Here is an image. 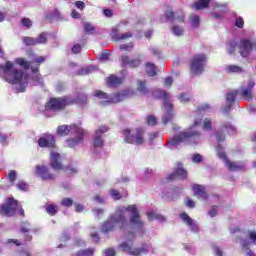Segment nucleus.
I'll return each mask as SVG.
<instances>
[{
    "mask_svg": "<svg viewBox=\"0 0 256 256\" xmlns=\"http://www.w3.org/2000/svg\"><path fill=\"white\" fill-rule=\"evenodd\" d=\"M23 43H25V45L31 46V45H37V39L36 38H32V37H24L22 39Z\"/></svg>",
    "mask_w": 256,
    "mask_h": 256,
    "instance_id": "nucleus-34",
    "label": "nucleus"
},
{
    "mask_svg": "<svg viewBox=\"0 0 256 256\" xmlns=\"http://www.w3.org/2000/svg\"><path fill=\"white\" fill-rule=\"evenodd\" d=\"M57 133L58 135H60L61 137H65V135H69V133H74L77 136V139H70L67 140V146L68 147H75V145H79V143H81V141H83V129L81 127H78L76 125H62L59 126L57 129Z\"/></svg>",
    "mask_w": 256,
    "mask_h": 256,
    "instance_id": "nucleus-5",
    "label": "nucleus"
},
{
    "mask_svg": "<svg viewBox=\"0 0 256 256\" xmlns=\"http://www.w3.org/2000/svg\"><path fill=\"white\" fill-rule=\"evenodd\" d=\"M34 175H36V177L42 178L43 181H53V179H55V175L51 174L49 172V168L44 165H36Z\"/></svg>",
    "mask_w": 256,
    "mask_h": 256,
    "instance_id": "nucleus-12",
    "label": "nucleus"
},
{
    "mask_svg": "<svg viewBox=\"0 0 256 256\" xmlns=\"http://www.w3.org/2000/svg\"><path fill=\"white\" fill-rule=\"evenodd\" d=\"M154 97H157L158 99H163L164 101V108L168 112L167 116H164L162 121L164 125H167V122L170 119H173V114H171V109H173V104L171 103V94L168 92H165V90H156L153 93Z\"/></svg>",
    "mask_w": 256,
    "mask_h": 256,
    "instance_id": "nucleus-7",
    "label": "nucleus"
},
{
    "mask_svg": "<svg viewBox=\"0 0 256 256\" xmlns=\"http://www.w3.org/2000/svg\"><path fill=\"white\" fill-rule=\"evenodd\" d=\"M179 101L182 102V103H189V101H191V97H189V95L187 94H181L179 97H178Z\"/></svg>",
    "mask_w": 256,
    "mask_h": 256,
    "instance_id": "nucleus-42",
    "label": "nucleus"
},
{
    "mask_svg": "<svg viewBox=\"0 0 256 256\" xmlns=\"http://www.w3.org/2000/svg\"><path fill=\"white\" fill-rule=\"evenodd\" d=\"M235 25L236 27H239V29H243V25H245V21H243V18L239 17L236 19Z\"/></svg>",
    "mask_w": 256,
    "mask_h": 256,
    "instance_id": "nucleus-53",
    "label": "nucleus"
},
{
    "mask_svg": "<svg viewBox=\"0 0 256 256\" xmlns=\"http://www.w3.org/2000/svg\"><path fill=\"white\" fill-rule=\"evenodd\" d=\"M253 87H255V82L249 81L246 88H242L241 91H238V95L249 101V99H252L253 97Z\"/></svg>",
    "mask_w": 256,
    "mask_h": 256,
    "instance_id": "nucleus-15",
    "label": "nucleus"
},
{
    "mask_svg": "<svg viewBox=\"0 0 256 256\" xmlns=\"http://www.w3.org/2000/svg\"><path fill=\"white\" fill-rule=\"evenodd\" d=\"M117 29H114L112 31V37H114V39H116L117 41H121L123 39H129V37H131V33H125V34H122L120 36H118L117 34Z\"/></svg>",
    "mask_w": 256,
    "mask_h": 256,
    "instance_id": "nucleus-32",
    "label": "nucleus"
},
{
    "mask_svg": "<svg viewBox=\"0 0 256 256\" xmlns=\"http://www.w3.org/2000/svg\"><path fill=\"white\" fill-rule=\"evenodd\" d=\"M15 209H17V201H15L14 199H9L8 203L2 206V213H4V215H13L15 213Z\"/></svg>",
    "mask_w": 256,
    "mask_h": 256,
    "instance_id": "nucleus-17",
    "label": "nucleus"
},
{
    "mask_svg": "<svg viewBox=\"0 0 256 256\" xmlns=\"http://www.w3.org/2000/svg\"><path fill=\"white\" fill-rule=\"evenodd\" d=\"M105 255L106 256H114L115 255V250L113 248H108L105 250Z\"/></svg>",
    "mask_w": 256,
    "mask_h": 256,
    "instance_id": "nucleus-59",
    "label": "nucleus"
},
{
    "mask_svg": "<svg viewBox=\"0 0 256 256\" xmlns=\"http://www.w3.org/2000/svg\"><path fill=\"white\" fill-rule=\"evenodd\" d=\"M182 164H179V167L176 169L175 173L170 176V179H175V175H178L180 179H187V171L181 168Z\"/></svg>",
    "mask_w": 256,
    "mask_h": 256,
    "instance_id": "nucleus-28",
    "label": "nucleus"
},
{
    "mask_svg": "<svg viewBox=\"0 0 256 256\" xmlns=\"http://www.w3.org/2000/svg\"><path fill=\"white\" fill-rule=\"evenodd\" d=\"M138 91H140V93H147V87L145 86V82L143 81H139L138 82Z\"/></svg>",
    "mask_w": 256,
    "mask_h": 256,
    "instance_id": "nucleus-41",
    "label": "nucleus"
},
{
    "mask_svg": "<svg viewBox=\"0 0 256 256\" xmlns=\"http://www.w3.org/2000/svg\"><path fill=\"white\" fill-rule=\"evenodd\" d=\"M22 233H29V223H24V225L21 227Z\"/></svg>",
    "mask_w": 256,
    "mask_h": 256,
    "instance_id": "nucleus-62",
    "label": "nucleus"
},
{
    "mask_svg": "<svg viewBox=\"0 0 256 256\" xmlns=\"http://www.w3.org/2000/svg\"><path fill=\"white\" fill-rule=\"evenodd\" d=\"M110 195L111 197L115 200V201H118V199H121V193H119L117 190L115 189H112L110 190Z\"/></svg>",
    "mask_w": 256,
    "mask_h": 256,
    "instance_id": "nucleus-38",
    "label": "nucleus"
},
{
    "mask_svg": "<svg viewBox=\"0 0 256 256\" xmlns=\"http://www.w3.org/2000/svg\"><path fill=\"white\" fill-rule=\"evenodd\" d=\"M66 171L67 173H77V168L69 166L66 168Z\"/></svg>",
    "mask_w": 256,
    "mask_h": 256,
    "instance_id": "nucleus-64",
    "label": "nucleus"
},
{
    "mask_svg": "<svg viewBox=\"0 0 256 256\" xmlns=\"http://www.w3.org/2000/svg\"><path fill=\"white\" fill-rule=\"evenodd\" d=\"M224 71L226 73H241L243 69L237 65H227L225 66Z\"/></svg>",
    "mask_w": 256,
    "mask_h": 256,
    "instance_id": "nucleus-30",
    "label": "nucleus"
},
{
    "mask_svg": "<svg viewBox=\"0 0 256 256\" xmlns=\"http://www.w3.org/2000/svg\"><path fill=\"white\" fill-rule=\"evenodd\" d=\"M47 43V33L43 32L36 38V45H43Z\"/></svg>",
    "mask_w": 256,
    "mask_h": 256,
    "instance_id": "nucleus-33",
    "label": "nucleus"
},
{
    "mask_svg": "<svg viewBox=\"0 0 256 256\" xmlns=\"http://www.w3.org/2000/svg\"><path fill=\"white\" fill-rule=\"evenodd\" d=\"M225 129H227L228 133H235V127L231 124H226Z\"/></svg>",
    "mask_w": 256,
    "mask_h": 256,
    "instance_id": "nucleus-58",
    "label": "nucleus"
},
{
    "mask_svg": "<svg viewBox=\"0 0 256 256\" xmlns=\"http://www.w3.org/2000/svg\"><path fill=\"white\" fill-rule=\"evenodd\" d=\"M143 133H145L143 128H136L135 130L126 129L123 131L124 141L132 145H143L145 142Z\"/></svg>",
    "mask_w": 256,
    "mask_h": 256,
    "instance_id": "nucleus-6",
    "label": "nucleus"
},
{
    "mask_svg": "<svg viewBox=\"0 0 256 256\" xmlns=\"http://www.w3.org/2000/svg\"><path fill=\"white\" fill-rule=\"evenodd\" d=\"M253 46L256 51V42L253 44L249 40H241L240 54L242 55V57H247V55H249V53L251 52V49H253Z\"/></svg>",
    "mask_w": 256,
    "mask_h": 256,
    "instance_id": "nucleus-14",
    "label": "nucleus"
},
{
    "mask_svg": "<svg viewBox=\"0 0 256 256\" xmlns=\"http://www.w3.org/2000/svg\"><path fill=\"white\" fill-rule=\"evenodd\" d=\"M72 51H73L74 53H81V45H79V44L74 45V46L72 47Z\"/></svg>",
    "mask_w": 256,
    "mask_h": 256,
    "instance_id": "nucleus-60",
    "label": "nucleus"
},
{
    "mask_svg": "<svg viewBox=\"0 0 256 256\" xmlns=\"http://www.w3.org/2000/svg\"><path fill=\"white\" fill-rule=\"evenodd\" d=\"M32 79L35 81V85H43V78H41L40 74L34 75Z\"/></svg>",
    "mask_w": 256,
    "mask_h": 256,
    "instance_id": "nucleus-43",
    "label": "nucleus"
},
{
    "mask_svg": "<svg viewBox=\"0 0 256 256\" xmlns=\"http://www.w3.org/2000/svg\"><path fill=\"white\" fill-rule=\"evenodd\" d=\"M207 56L205 54H196L193 56L190 64V73L192 75H201L205 71Z\"/></svg>",
    "mask_w": 256,
    "mask_h": 256,
    "instance_id": "nucleus-8",
    "label": "nucleus"
},
{
    "mask_svg": "<svg viewBox=\"0 0 256 256\" xmlns=\"http://www.w3.org/2000/svg\"><path fill=\"white\" fill-rule=\"evenodd\" d=\"M203 118L199 117L194 120V123L189 126L188 131L181 132L178 136L171 138L167 146L170 149L177 147L179 143H185L186 145H197L199 143V137H201V132L197 130L200 127Z\"/></svg>",
    "mask_w": 256,
    "mask_h": 256,
    "instance_id": "nucleus-2",
    "label": "nucleus"
},
{
    "mask_svg": "<svg viewBox=\"0 0 256 256\" xmlns=\"http://www.w3.org/2000/svg\"><path fill=\"white\" fill-rule=\"evenodd\" d=\"M21 23H22L23 27H27V29H29V27H31V25H33V22H31V20L29 18H23L21 20Z\"/></svg>",
    "mask_w": 256,
    "mask_h": 256,
    "instance_id": "nucleus-45",
    "label": "nucleus"
},
{
    "mask_svg": "<svg viewBox=\"0 0 256 256\" xmlns=\"http://www.w3.org/2000/svg\"><path fill=\"white\" fill-rule=\"evenodd\" d=\"M100 61H109V50L101 54Z\"/></svg>",
    "mask_w": 256,
    "mask_h": 256,
    "instance_id": "nucleus-54",
    "label": "nucleus"
},
{
    "mask_svg": "<svg viewBox=\"0 0 256 256\" xmlns=\"http://www.w3.org/2000/svg\"><path fill=\"white\" fill-rule=\"evenodd\" d=\"M188 21L194 29H197L201 24V18L197 14H191L188 18Z\"/></svg>",
    "mask_w": 256,
    "mask_h": 256,
    "instance_id": "nucleus-27",
    "label": "nucleus"
},
{
    "mask_svg": "<svg viewBox=\"0 0 256 256\" xmlns=\"http://www.w3.org/2000/svg\"><path fill=\"white\" fill-rule=\"evenodd\" d=\"M106 131V126H102L96 130L94 136V147H103V139L101 138V135H103V133H106Z\"/></svg>",
    "mask_w": 256,
    "mask_h": 256,
    "instance_id": "nucleus-20",
    "label": "nucleus"
},
{
    "mask_svg": "<svg viewBox=\"0 0 256 256\" xmlns=\"http://www.w3.org/2000/svg\"><path fill=\"white\" fill-rule=\"evenodd\" d=\"M125 213L131 214V227H133L134 229H141L142 227H144L145 222L141 220V216L139 215V209H137V206L129 205L128 207H118L115 214L110 216V221L105 222L102 225V231L104 233H109V231H113V229H115V225H119V227H125V225H127V216L125 215Z\"/></svg>",
    "mask_w": 256,
    "mask_h": 256,
    "instance_id": "nucleus-1",
    "label": "nucleus"
},
{
    "mask_svg": "<svg viewBox=\"0 0 256 256\" xmlns=\"http://www.w3.org/2000/svg\"><path fill=\"white\" fill-rule=\"evenodd\" d=\"M164 85H165V87H171V85H173V78L172 77H167L165 79Z\"/></svg>",
    "mask_w": 256,
    "mask_h": 256,
    "instance_id": "nucleus-55",
    "label": "nucleus"
},
{
    "mask_svg": "<svg viewBox=\"0 0 256 256\" xmlns=\"http://www.w3.org/2000/svg\"><path fill=\"white\" fill-rule=\"evenodd\" d=\"M180 218L182 219V221H184V223L190 227L191 231H193L194 233H197V231H199V226H197V223L195 222V220H193L191 217H189V215H187V213H182L180 215Z\"/></svg>",
    "mask_w": 256,
    "mask_h": 256,
    "instance_id": "nucleus-18",
    "label": "nucleus"
},
{
    "mask_svg": "<svg viewBox=\"0 0 256 256\" xmlns=\"http://www.w3.org/2000/svg\"><path fill=\"white\" fill-rule=\"evenodd\" d=\"M83 27L86 33H93V31H95V27L89 22H84Z\"/></svg>",
    "mask_w": 256,
    "mask_h": 256,
    "instance_id": "nucleus-35",
    "label": "nucleus"
},
{
    "mask_svg": "<svg viewBox=\"0 0 256 256\" xmlns=\"http://www.w3.org/2000/svg\"><path fill=\"white\" fill-rule=\"evenodd\" d=\"M210 217H215L217 215V206H213L212 209L209 211Z\"/></svg>",
    "mask_w": 256,
    "mask_h": 256,
    "instance_id": "nucleus-61",
    "label": "nucleus"
},
{
    "mask_svg": "<svg viewBox=\"0 0 256 256\" xmlns=\"http://www.w3.org/2000/svg\"><path fill=\"white\" fill-rule=\"evenodd\" d=\"M147 124L150 126L157 125V118L155 116L150 115L146 118Z\"/></svg>",
    "mask_w": 256,
    "mask_h": 256,
    "instance_id": "nucleus-40",
    "label": "nucleus"
},
{
    "mask_svg": "<svg viewBox=\"0 0 256 256\" xmlns=\"http://www.w3.org/2000/svg\"><path fill=\"white\" fill-rule=\"evenodd\" d=\"M121 51H131L133 49V44H123L120 46Z\"/></svg>",
    "mask_w": 256,
    "mask_h": 256,
    "instance_id": "nucleus-51",
    "label": "nucleus"
},
{
    "mask_svg": "<svg viewBox=\"0 0 256 256\" xmlns=\"http://www.w3.org/2000/svg\"><path fill=\"white\" fill-rule=\"evenodd\" d=\"M61 205L63 207H71V205H73V200L71 198H64L61 201Z\"/></svg>",
    "mask_w": 256,
    "mask_h": 256,
    "instance_id": "nucleus-39",
    "label": "nucleus"
},
{
    "mask_svg": "<svg viewBox=\"0 0 256 256\" xmlns=\"http://www.w3.org/2000/svg\"><path fill=\"white\" fill-rule=\"evenodd\" d=\"M204 131H211V120L205 119L203 124Z\"/></svg>",
    "mask_w": 256,
    "mask_h": 256,
    "instance_id": "nucleus-50",
    "label": "nucleus"
},
{
    "mask_svg": "<svg viewBox=\"0 0 256 256\" xmlns=\"http://www.w3.org/2000/svg\"><path fill=\"white\" fill-rule=\"evenodd\" d=\"M51 167L55 169V171H60V169H63V166L61 165V162H59V159H61V156L57 152L51 153Z\"/></svg>",
    "mask_w": 256,
    "mask_h": 256,
    "instance_id": "nucleus-21",
    "label": "nucleus"
},
{
    "mask_svg": "<svg viewBox=\"0 0 256 256\" xmlns=\"http://www.w3.org/2000/svg\"><path fill=\"white\" fill-rule=\"evenodd\" d=\"M1 74H3L7 83H12L13 85H17V83L25 85V83L29 81V76L23 73V71L17 70L15 64L11 61H7L4 66L0 65V75Z\"/></svg>",
    "mask_w": 256,
    "mask_h": 256,
    "instance_id": "nucleus-3",
    "label": "nucleus"
},
{
    "mask_svg": "<svg viewBox=\"0 0 256 256\" xmlns=\"http://www.w3.org/2000/svg\"><path fill=\"white\" fill-rule=\"evenodd\" d=\"M76 103H80V104L87 103V95L80 94L76 100Z\"/></svg>",
    "mask_w": 256,
    "mask_h": 256,
    "instance_id": "nucleus-46",
    "label": "nucleus"
},
{
    "mask_svg": "<svg viewBox=\"0 0 256 256\" xmlns=\"http://www.w3.org/2000/svg\"><path fill=\"white\" fill-rule=\"evenodd\" d=\"M121 63L126 67H130V69H135L141 65V56L136 59H131L129 56L124 55L121 57Z\"/></svg>",
    "mask_w": 256,
    "mask_h": 256,
    "instance_id": "nucleus-13",
    "label": "nucleus"
},
{
    "mask_svg": "<svg viewBox=\"0 0 256 256\" xmlns=\"http://www.w3.org/2000/svg\"><path fill=\"white\" fill-rule=\"evenodd\" d=\"M194 195L198 197V199H201L202 201H207L209 196L207 195V192L205 191V186L202 185H194L193 186Z\"/></svg>",
    "mask_w": 256,
    "mask_h": 256,
    "instance_id": "nucleus-19",
    "label": "nucleus"
},
{
    "mask_svg": "<svg viewBox=\"0 0 256 256\" xmlns=\"http://www.w3.org/2000/svg\"><path fill=\"white\" fill-rule=\"evenodd\" d=\"M147 217L149 221H154V219H161V216L153 211L147 212Z\"/></svg>",
    "mask_w": 256,
    "mask_h": 256,
    "instance_id": "nucleus-37",
    "label": "nucleus"
},
{
    "mask_svg": "<svg viewBox=\"0 0 256 256\" xmlns=\"http://www.w3.org/2000/svg\"><path fill=\"white\" fill-rule=\"evenodd\" d=\"M239 95V90L230 91L226 95V101L228 103L227 107L225 108V113L231 109V103H235V98Z\"/></svg>",
    "mask_w": 256,
    "mask_h": 256,
    "instance_id": "nucleus-23",
    "label": "nucleus"
},
{
    "mask_svg": "<svg viewBox=\"0 0 256 256\" xmlns=\"http://www.w3.org/2000/svg\"><path fill=\"white\" fill-rule=\"evenodd\" d=\"M8 179L11 181V183H13L15 179H17V172L15 170H11L8 174Z\"/></svg>",
    "mask_w": 256,
    "mask_h": 256,
    "instance_id": "nucleus-49",
    "label": "nucleus"
},
{
    "mask_svg": "<svg viewBox=\"0 0 256 256\" xmlns=\"http://www.w3.org/2000/svg\"><path fill=\"white\" fill-rule=\"evenodd\" d=\"M192 161L193 163H201V161H203V156H201V154H195L192 157Z\"/></svg>",
    "mask_w": 256,
    "mask_h": 256,
    "instance_id": "nucleus-52",
    "label": "nucleus"
},
{
    "mask_svg": "<svg viewBox=\"0 0 256 256\" xmlns=\"http://www.w3.org/2000/svg\"><path fill=\"white\" fill-rule=\"evenodd\" d=\"M216 151L219 159H222L224 161L229 171H242V169H245V166L243 164L229 161V159H227L225 151L221 148V145L216 146Z\"/></svg>",
    "mask_w": 256,
    "mask_h": 256,
    "instance_id": "nucleus-10",
    "label": "nucleus"
},
{
    "mask_svg": "<svg viewBox=\"0 0 256 256\" xmlns=\"http://www.w3.org/2000/svg\"><path fill=\"white\" fill-rule=\"evenodd\" d=\"M16 187L21 189V191H25L27 189V184L25 182H19Z\"/></svg>",
    "mask_w": 256,
    "mask_h": 256,
    "instance_id": "nucleus-57",
    "label": "nucleus"
},
{
    "mask_svg": "<svg viewBox=\"0 0 256 256\" xmlns=\"http://www.w3.org/2000/svg\"><path fill=\"white\" fill-rule=\"evenodd\" d=\"M211 0H198L197 2H194L191 7L192 9H195L196 11H201V9H207L209 7V3Z\"/></svg>",
    "mask_w": 256,
    "mask_h": 256,
    "instance_id": "nucleus-25",
    "label": "nucleus"
},
{
    "mask_svg": "<svg viewBox=\"0 0 256 256\" xmlns=\"http://www.w3.org/2000/svg\"><path fill=\"white\" fill-rule=\"evenodd\" d=\"M120 249H122V251H125V253H128V255L139 256L141 255V253L149 251V246L145 245L144 247L139 249L133 248V243L131 242H124L120 245Z\"/></svg>",
    "mask_w": 256,
    "mask_h": 256,
    "instance_id": "nucleus-11",
    "label": "nucleus"
},
{
    "mask_svg": "<svg viewBox=\"0 0 256 256\" xmlns=\"http://www.w3.org/2000/svg\"><path fill=\"white\" fill-rule=\"evenodd\" d=\"M146 73L150 77H154V75H157V68L155 67V64L147 62L146 63Z\"/></svg>",
    "mask_w": 256,
    "mask_h": 256,
    "instance_id": "nucleus-29",
    "label": "nucleus"
},
{
    "mask_svg": "<svg viewBox=\"0 0 256 256\" xmlns=\"http://www.w3.org/2000/svg\"><path fill=\"white\" fill-rule=\"evenodd\" d=\"M166 18L168 19V21H174V23H185V15H177L173 13V11H168L166 13Z\"/></svg>",
    "mask_w": 256,
    "mask_h": 256,
    "instance_id": "nucleus-22",
    "label": "nucleus"
},
{
    "mask_svg": "<svg viewBox=\"0 0 256 256\" xmlns=\"http://www.w3.org/2000/svg\"><path fill=\"white\" fill-rule=\"evenodd\" d=\"M73 103H75V100L70 97L52 98L46 104L45 109L47 111H61L66 105H73Z\"/></svg>",
    "mask_w": 256,
    "mask_h": 256,
    "instance_id": "nucleus-9",
    "label": "nucleus"
},
{
    "mask_svg": "<svg viewBox=\"0 0 256 256\" xmlns=\"http://www.w3.org/2000/svg\"><path fill=\"white\" fill-rule=\"evenodd\" d=\"M171 31L175 37H183V35H185V28L179 24H173Z\"/></svg>",
    "mask_w": 256,
    "mask_h": 256,
    "instance_id": "nucleus-26",
    "label": "nucleus"
},
{
    "mask_svg": "<svg viewBox=\"0 0 256 256\" xmlns=\"http://www.w3.org/2000/svg\"><path fill=\"white\" fill-rule=\"evenodd\" d=\"M248 237H249L251 243H253V245H255V243H256V231H248Z\"/></svg>",
    "mask_w": 256,
    "mask_h": 256,
    "instance_id": "nucleus-44",
    "label": "nucleus"
},
{
    "mask_svg": "<svg viewBox=\"0 0 256 256\" xmlns=\"http://www.w3.org/2000/svg\"><path fill=\"white\" fill-rule=\"evenodd\" d=\"M106 83L108 87H118V85H121V83H123V78H119L115 75H110L107 78Z\"/></svg>",
    "mask_w": 256,
    "mask_h": 256,
    "instance_id": "nucleus-24",
    "label": "nucleus"
},
{
    "mask_svg": "<svg viewBox=\"0 0 256 256\" xmlns=\"http://www.w3.org/2000/svg\"><path fill=\"white\" fill-rule=\"evenodd\" d=\"M15 63L17 65H20V67H23V69H29L31 67V63H29V61H26L25 58H17L15 60Z\"/></svg>",
    "mask_w": 256,
    "mask_h": 256,
    "instance_id": "nucleus-31",
    "label": "nucleus"
},
{
    "mask_svg": "<svg viewBox=\"0 0 256 256\" xmlns=\"http://www.w3.org/2000/svg\"><path fill=\"white\" fill-rule=\"evenodd\" d=\"M46 211L49 215H55L57 213V206L50 204L46 207Z\"/></svg>",
    "mask_w": 256,
    "mask_h": 256,
    "instance_id": "nucleus-36",
    "label": "nucleus"
},
{
    "mask_svg": "<svg viewBox=\"0 0 256 256\" xmlns=\"http://www.w3.org/2000/svg\"><path fill=\"white\" fill-rule=\"evenodd\" d=\"M186 205H187V207H189L190 209H193V207H195V202H193V200H191V199H187Z\"/></svg>",
    "mask_w": 256,
    "mask_h": 256,
    "instance_id": "nucleus-63",
    "label": "nucleus"
},
{
    "mask_svg": "<svg viewBox=\"0 0 256 256\" xmlns=\"http://www.w3.org/2000/svg\"><path fill=\"white\" fill-rule=\"evenodd\" d=\"M213 251L216 256H223V251H221V249L219 247L213 246Z\"/></svg>",
    "mask_w": 256,
    "mask_h": 256,
    "instance_id": "nucleus-56",
    "label": "nucleus"
},
{
    "mask_svg": "<svg viewBox=\"0 0 256 256\" xmlns=\"http://www.w3.org/2000/svg\"><path fill=\"white\" fill-rule=\"evenodd\" d=\"M135 95V91L131 89L122 90L118 93H114L111 96L107 95V93L103 91L96 90L94 92V96L101 99V105H110V103H121V101H125V99H130Z\"/></svg>",
    "mask_w": 256,
    "mask_h": 256,
    "instance_id": "nucleus-4",
    "label": "nucleus"
},
{
    "mask_svg": "<svg viewBox=\"0 0 256 256\" xmlns=\"http://www.w3.org/2000/svg\"><path fill=\"white\" fill-rule=\"evenodd\" d=\"M93 67L81 68L78 71V75H88L90 71H92Z\"/></svg>",
    "mask_w": 256,
    "mask_h": 256,
    "instance_id": "nucleus-47",
    "label": "nucleus"
},
{
    "mask_svg": "<svg viewBox=\"0 0 256 256\" xmlns=\"http://www.w3.org/2000/svg\"><path fill=\"white\" fill-rule=\"evenodd\" d=\"M39 147H55V137L51 134H45V136L39 138Z\"/></svg>",
    "mask_w": 256,
    "mask_h": 256,
    "instance_id": "nucleus-16",
    "label": "nucleus"
},
{
    "mask_svg": "<svg viewBox=\"0 0 256 256\" xmlns=\"http://www.w3.org/2000/svg\"><path fill=\"white\" fill-rule=\"evenodd\" d=\"M236 47H237V43H235V42H232L229 44V46H228L229 55H233V53H235Z\"/></svg>",
    "mask_w": 256,
    "mask_h": 256,
    "instance_id": "nucleus-48",
    "label": "nucleus"
}]
</instances>
